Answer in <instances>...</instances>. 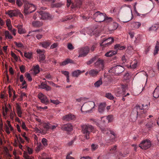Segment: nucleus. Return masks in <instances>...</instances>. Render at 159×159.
<instances>
[{
  "label": "nucleus",
  "mask_w": 159,
  "mask_h": 159,
  "mask_svg": "<svg viewBox=\"0 0 159 159\" xmlns=\"http://www.w3.org/2000/svg\"><path fill=\"white\" fill-rule=\"evenodd\" d=\"M126 5H125L124 6L122 7H121V8H124V9L125 11H128L129 12L130 11L131 13L132 17L129 20L127 21H125V22H127L129 21L130 20H131L132 19V16H133V14H132V10H131L130 7V6L129 5H128L127 7H126Z\"/></svg>",
  "instance_id": "23"
},
{
  "label": "nucleus",
  "mask_w": 159,
  "mask_h": 159,
  "mask_svg": "<svg viewBox=\"0 0 159 159\" xmlns=\"http://www.w3.org/2000/svg\"><path fill=\"white\" fill-rule=\"evenodd\" d=\"M33 26L35 27H39L42 25V23L39 21H34L32 22Z\"/></svg>",
  "instance_id": "29"
},
{
  "label": "nucleus",
  "mask_w": 159,
  "mask_h": 159,
  "mask_svg": "<svg viewBox=\"0 0 159 159\" xmlns=\"http://www.w3.org/2000/svg\"><path fill=\"white\" fill-rule=\"evenodd\" d=\"M106 119L108 120V122H111L113 119V116L112 115H108L106 117Z\"/></svg>",
  "instance_id": "47"
},
{
  "label": "nucleus",
  "mask_w": 159,
  "mask_h": 159,
  "mask_svg": "<svg viewBox=\"0 0 159 159\" xmlns=\"http://www.w3.org/2000/svg\"><path fill=\"white\" fill-rule=\"evenodd\" d=\"M36 7L33 4L29 3L27 1L24 7V12L25 15L29 14L34 11Z\"/></svg>",
  "instance_id": "3"
},
{
  "label": "nucleus",
  "mask_w": 159,
  "mask_h": 159,
  "mask_svg": "<svg viewBox=\"0 0 159 159\" xmlns=\"http://www.w3.org/2000/svg\"><path fill=\"white\" fill-rule=\"evenodd\" d=\"M114 48L116 50H122L125 49V47L124 46H122L120 44H117L115 45Z\"/></svg>",
  "instance_id": "33"
},
{
  "label": "nucleus",
  "mask_w": 159,
  "mask_h": 159,
  "mask_svg": "<svg viewBox=\"0 0 159 159\" xmlns=\"http://www.w3.org/2000/svg\"><path fill=\"white\" fill-rule=\"evenodd\" d=\"M153 97L157 98L159 97V86H157L153 93Z\"/></svg>",
  "instance_id": "25"
},
{
  "label": "nucleus",
  "mask_w": 159,
  "mask_h": 159,
  "mask_svg": "<svg viewBox=\"0 0 159 159\" xmlns=\"http://www.w3.org/2000/svg\"><path fill=\"white\" fill-rule=\"evenodd\" d=\"M16 115V114L14 111L13 112L12 111V110H11L10 111V113L9 116H8V117H9L10 119L12 120H13L14 119V117L15 115Z\"/></svg>",
  "instance_id": "45"
},
{
  "label": "nucleus",
  "mask_w": 159,
  "mask_h": 159,
  "mask_svg": "<svg viewBox=\"0 0 159 159\" xmlns=\"http://www.w3.org/2000/svg\"><path fill=\"white\" fill-rule=\"evenodd\" d=\"M5 35L6 38L9 39H11L13 38V37L10 34L8 30H6L5 31Z\"/></svg>",
  "instance_id": "37"
},
{
  "label": "nucleus",
  "mask_w": 159,
  "mask_h": 159,
  "mask_svg": "<svg viewBox=\"0 0 159 159\" xmlns=\"http://www.w3.org/2000/svg\"><path fill=\"white\" fill-rule=\"evenodd\" d=\"M89 48L88 46H85L80 48L79 50V57L86 56L89 51Z\"/></svg>",
  "instance_id": "5"
},
{
  "label": "nucleus",
  "mask_w": 159,
  "mask_h": 159,
  "mask_svg": "<svg viewBox=\"0 0 159 159\" xmlns=\"http://www.w3.org/2000/svg\"><path fill=\"white\" fill-rule=\"evenodd\" d=\"M56 0H42L41 2L43 4H46L48 2H50L52 3H54Z\"/></svg>",
  "instance_id": "48"
},
{
  "label": "nucleus",
  "mask_w": 159,
  "mask_h": 159,
  "mask_svg": "<svg viewBox=\"0 0 159 159\" xmlns=\"http://www.w3.org/2000/svg\"><path fill=\"white\" fill-rule=\"evenodd\" d=\"M97 59V57L95 56L90 59L89 61L86 62V63L88 65H90L92 64L93 62Z\"/></svg>",
  "instance_id": "36"
},
{
  "label": "nucleus",
  "mask_w": 159,
  "mask_h": 159,
  "mask_svg": "<svg viewBox=\"0 0 159 159\" xmlns=\"http://www.w3.org/2000/svg\"><path fill=\"white\" fill-rule=\"evenodd\" d=\"M74 61L72 60H71L70 59H66L65 61L61 63L60 65L62 66H65L69 63H74Z\"/></svg>",
  "instance_id": "26"
},
{
  "label": "nucleus",
  "mask_w": 159,
  "mask_h": 159,
  "mask_svg": "<svg viewBox=\"0 0 159 159\" xmlns=\"http://www.w3.org/2000/svg\"><path fill=\"white\" fill-rule=\"evenodd\" d=\"M63 5H64V3L61 2H58L56 3H52L51 4V7L52 8H58L61 7Z\"/></svg>",
  "instance_id": "30"
},
{
  "label": "nucleus",
  "mask_w": 159,
  "mask_h": 159,
  "mask_svg": "<svg viewBox=\"0 0 159 159\" xmlns=\"http://www.w3.org/2000/svg\"><path fill=\"white\" fill-rule=\"evenodd\" d=\"M22 85L23 86L22 87L23 89H26L27 87V85H26V82L24 80L22 82Z\"/></svg>",
  "instance_id": "64"
},
{
  "label": "nucleus",
  "mask_w": 159,
  "mask_h": 159,
  "mask_svg": "<svg viewBox=\"0 0 159 159\" xmlns=\"http://www.w3.org/2000/svg\"><path fill=\"white\" fill-rule=\"evenodd\" d=\"M105 97L110 100H113L114 98L113 96L110 93H106L105 94Z\"/></svg>",
  "instance_id": "43"
},
{
  "label": "nucleus",
  "mask_w": 159,
  "mask_h": 159,
  "mask_svg": "<svg viewBox=\"0 0 159 159\" xmlns=\"http://www.w3.org/2000/svg\"><path fill=\"white\" fill-rule=\"evenodd\" d=\"M43 146L42 144L40 143L35 148V151L37 152H39L41 149L43 148Z\"/></svg>",
  "instance_id": "39"
},
{
  "label": "nucleus",
  "mask_w": 159,
  "mask_h": 159,
  "mask_svg": "<svg viewBox=\"0 0 159 159\" xmlns=\"http://www.w3.org/2000/svg\"><path fill=\"white\" fill-rule=\"evenodd\" d=\"M113 69L116 70V74L120 73L124 70V68L120 66H116Z\"/></svg>",
  "instance_id": "18"
},
{
  "label": "nucleus",
  "mask_w": 159,
  "mask_h": 159,
  "mask_svg": "<svg viewBox=\"0 0 159 159\" xmlns=\"http://www.w3.org/2000/svg\"><path fill=\"white\" fill-rule=\"evenodd\" d=\"M19 16L21 18H24V16L23 14L21 13L20 12V11L18 10L17 11V16Z\"/></svg>",
  "instance_id": "62"
},
{
  "label": "nucleus",
  "mask_w": 159,
  "mask_h": 159,
  "mask_svg": "<svg viewBox=\"0 0 159 159\" xmlns=\"http://www.w3.org/2000/svg\"><path fill=\"white\" fill-rule=\"evenodd\" d=\"M14 43L15 44V45L16 46V47L19 48H22L23 47V43H17L16 42H14Z\"/></svg>",
  "instance_id": "49"
},
{
  "label": "nucleus",
  "mask_w": 159,
  "mask_h": 159,
  "mask_svg": "<svg viewBox=\"0 0 159 159\" xmlns=\"http://www.w3.org/2000/svg\"><path fill=\"white\" fill-rule=\"evenodd\" d=\"M116 51H111L106 53L105 55L107 57H111L116 54Z\"/></svg>",
  "instance_id": "34"
},
{
  "label": "nucleus",
  "mask_w": 159,
  "mask_h": 159,
  "mask_svg": "<svg viewBox=\"0 0 159 159\" xmlns=\"http://www.w3.org/2000/svg\"><path fill=\"white\" fill-rule=\"evenodd\" d=\"M7 126L10 128V129L11 130H13V129L12 126L11 124V122L10 121L7 120Z\"/></svg>",
  "instance_id": "54"
},
{
  "label": "nucleus",
  "mask_w": 159,
  "mask_h": 159,
  "mask_svg": "<svg viewBox=\"0 0 159 159\" xmlns=\"http://www.w3.org/2000/svg\"><path fill=\"white\" fill-rule=\"evenodd\" d=\"M38 97L42 103L47 105L49 103L48 100L46 96L42 93H39L38 95Z\"/></svg>",
  "instance_id": "8"
},
{
  "label": "nucleus",
  "mask_w": 159,
  "mask_h": 159,
  "mask_svg": "<svg viewBox=\"0 0 159 159\" xmlns=\"http://www.w3.org/2000/svg\"><path fill=\"white\" fill-rule=\"evenodd\" d=\"M37 16L39 17V16H40L39 11V12L38 11L34 14L33 17V18L34 20L36 19Z\"/></svg>",
  "instance_id": "59"
},
{
  "label": "nucleus",
  "mask_w": 159,
  "mask_h": 159,
  "mask_svg": "<svg viewBox=\"0 0 159 159\" xmlns=\"http://www.w3.org/2000/svg\"><path fill=\"white\" fill-rule=\"evenodd\" d=\"M106 39L107 40L110 45L113 42H114V40L113 38H106Z\"/></svg>",
  "instance_id": "50"
},
{
  "label": "nucleus",
  "mask_w": 159,
  "mask_h": 159,
  "mask_svg": "<svg viewBox=\"0 0 159 159\" xmlns=\"http://www.w3.org/2000/svg\"><path fill=\"white\" fill-rule=\"evenodd\" d=\"M5 131L7 134H9L10 133V131H12L10 129V128L7 126V125H5Z\"/></svg>",
  "instance_id": "51"
},
{
  "label": "nucleus",
  "mask_w": 159,
  "mask_h": 159,
  "mask_svg": "<svg viewBox=\"0 0 159 159\" xmlns=\"http://www.w3.org/2000/svg\"><path fill=\"white\" fill-rule=\"evenodd\" d=\"M97 61L94 63V65L95 67L97 68L103 69L104 67V61L100 58H98L97 57Z\"/></svg>",
  "instance_id": "7"
},
{
  "label": "nucleus",
  "mask_w": 159,
  "mask_h": 159,
  "mask_svg": "<svg viewBox=\"0 0 159 159\" xmlns=\"http://www.w3.org/2000/svg\"><path fill=\"white\" fill-rule=\"evenodd\" d=\"M18 10V9L14 10H8L6 11L5 14L6 15H8L10 17L17 16Z\"/></svg>",
  "instance_id": "15"
},
{
  "label": "nucleus",
  "mask_w": 159,
  "mask_h": 159,
  "mask_svg": "<svg viewBox=\"0 0 159 159\" xmlns=\"http://www.w3.org/2000/svg\"><path fill=\"white\" fill-rule=\"evenodd\" d=\"M106 104L104 103H101L99 105L98 111L100 113H102L104 111Z\"/></svg>",
  "instance_id": "22"
},
{
  "label": "nucleus",
  "mask_w": 159,
  "mask_h": 159,
  "mask_svg": "<svg viewBox=\"0 0 159 159\" xmlns=\"http://www.w3.org/2000/svg\"><path fill=\"white\" fill-rule=\"evenodd\" d=\"M148 107V105H142V107H141L139 105L136 106L135 107L136 109L137 112V115L140 117H143L144 116L143 115V114H145L146 112V109Z\"/></svg>",
  "instance_id": "4"
},
{
  "label": "nucleus",
  "mask_w": 159,
  "mask_h": 159,
  "mask_svg": "<svg viewBox=\"0 0 159 159\" xmlns=\"http://www.w3.org/2000/svg\"><path fill=\"white\" fill-rule=\"evenodd\" d=\"M99 71L96 69H93L89 70V75L93 77L96 76L98 74Z\"/></svg>",
  "instance_id": "21"
},
{
  "label": "nucleus",
  "mask_w": 159,
  "mask_h": 159,
  "mask_svg": "<svg viewBox=\"0 0 159 159\" xmlns=\"http://www.w3.org/2000/svg\"><path fill=\"white\" fill-rule=\"evenodd\" d=\"M24 56L25 57L29 59H30L32 57V53L31 52H25L24 53Z\"/></svg>",
  "instance_id": "41"
},
{
  "label": "nucleus",
  "mask_w": 159,
  "mask_h": 159,
  "mask_svg": "<svg viewBox=\"0 0 159 159\" xmlns=\"http://www.w3.org/2000/svg\"><path fill=\"white\" fill-rule=\"evenodd\" d=\"M75 3H73L71 6V8L73 9L80 8L82 4V0H75Z\"/></svg>",
  "instance_id": "14"
},
{
  "label": "nucleus",
  "mask_w": 159,
  "mask_h": 159,
  "mask_svg": "<svg viewBox=\"0 0 159 159\" xmlns=\"http://www.w3.org/2000/svg\"><path fill=\"white\" fill-rule=\"evenodd\" d=\"M41 143H42V145L43 147H46L48 145V140L45 138H43L41 140Z\"/></svg>",
  "instance_id": "38"
},
{
  "label": "nucleus",
  "mask_w": 159,
  "mask_h": 159,
  "mask_svg": "<svg viewBox=\"0 0 159 159\" xmlns=\"http://www.w3.org/2000/svg\"><path fill=\"white\" fill-rule=\"evenodd\" d=\"M130 78L129 74L128 73H126L124 76V78L125 80H127Z\"/></svg>",
  "instance_id": "63"
},
{
  "label": "nucleus",
  "mask_w": 159,
  "mask_h": 159,
  "mask_svg": "<svg viewBox=\"0 0 159 159\" xmlns=\"http://www.w3.org/2000/svg\"><path fill=\"white\" fill-rule=\"evenodd\" d=\"M159 51V42L157 41V42L156 45L155 47V49L154 51V55H155L158 53V52Z\"/></svg>",
  "instance_id": "35"
},
{
  "label": "nucleus",
  "mask_w": 159,
  "mask_h": 159,
  "mask_svg": "<svg viewBox=\"0 0 159 159\" xmlns=\"http://www.w3.org/2000/svg\"><path fill=\"white\" fill-rule=\"evenodd\" d=\"M158 28V26L157 25H152L149 28V31H156Z\"/></svg>",
  "instance_id": "46"
},
{
  "label": "nucleus",
  "mask_w": 159,
  "mask_h": 159,
  "mask_svg": "<svg viewBox=\"0 0 159 159\" xmlns=\"http://www.w3.org/2000/svg\"><path fill=\"white\" fill-rule=\"evenodd\" d=\"M50 124L49 123H44L42 125L43 129H42L41 130L37 128V130L40 133H46L47 131L50 129Z\"/></svg>",
  "instance_id": "10"
},
{
  "label": "nucleus",
  "mask_w": 159,
  "mask_h": 159,
  "mask_svg": "<svg viewBox=\"0 0 159 159\" xmlns=\"http://www.w3.org/2000/svg\"><path fill=\"white\" fill-rule=\"evenodd\" d=\"M16 108L18 116L20 117H22V111L21 107L18 103L16 104Z\"/></svg>",
  "instance_id": "20"
},
{
  "label": "nucleus",
  "mask_w": 159,
  "mask_h": 159,
  "mask_svg": "<svg viewBox=\"0 0 159 159\" xmlns=\"http://www.w3.org/2000/svg\"><path fill=\"white\" fill-rule=\"evenodd\" d=\"M73 18V16L71 15H70L68 16H67L62 19V21H66L68 20H70Z\"/></svg>",
  "instance_id": "44"
},
{
  "label": "nucleus",
  "mask_w": 159,
  "mask_h": 159,
  "mask_svg": "<svg viewBox=\"0 0 159 159\" xmlns=\"http://www.w3.org/2000/svg\"><path fill=\"white\" fill-rule=\"evenodd\" d=\"M91 120L93 121V124H95V125H96L97 126H99V124L98 123V120H97L96 119H92Z\"/></svg>",
  "instance_id": "60"
},
{
  "label": "nucleus",
  "mask_w": 159,
  "mask_h": 159,
  "mask_svg": "<svg viewBox=\"0 0 159 159\" xmlns=\"http://www.w3.org/2000/svg\"><path fill=\"white\" fill-rule=\"evenodd\" d=\"M80 74L81 71L78 70L73 71L72 73V75L73 77H78Z\"/></svg>",
  "instance_id": "28"
},
{
  "label": "nucleus",
  "mask_w": 159,
  "mask_h": 159,
  "mask_svg": "<svg viewBox=\"0 0 159 159\" xmlns=\"http://www.w3.org/2000/svg\"><path fill=\"white\" fill-rule=\"evenodd\" d=\"M37 52L39 54V61L41 62L43 61L45 59V56L44 55V51L38 49L37 50Z\"/></svg>",
  "instance_id": "12"
},
{
  "label": "nucleus",
  "mask_w": 159,
  "mask_h": 159,
  "mask_svg": "<svg viewBox=\"0 0 159 159\" xmlns=\"http://www.w3.org/2000/svg\"><path fill=\"white\" fill-rule=\"evenodd\" d=\"M6 24L7 26L11 25V21L10 19H7L6 21Z\"/></svg>",
  "instance_id": "61"
},
{
  "label": "nucleus",
  "mask_w": 159,
  "mask_h": 159,
  "mask_svg": "<svg viewBox=\"0 0 159 159\" xmlns=\"http://www.w3.org/2000/svg\"><path fill=\"white\" fill-rule=\"evenodd\" d=\"M25 76L28 79L29 81L30 82L32 80V78L29 73H27L25 75Z\"/></svg>",
  "instance_id": "55"
},
{
  "label": "nucleus",
  "mask_w": 159,
  "mask_h": 159,
  "mask_svg": "<svg viewBox=\"0 0 159 159\" xmlns=\"http://www.w3.org/2000/svg\"><path fill=\"white\" fill-rule=\"evenodd\" d=\"M100 45L101 46H103L104 47L108 46L109 44L106 39V38H104L101 39Z\"/></svg>",
  "instance_id": "19"
},
{
  "label": "nucleus",
  "mask_w": 159,
  "mask_h": 159,
  "mask_svg": "<svg viewBox=\"0 0 159 159\" xmlns=\"http://www.w3.org/2000/svg\"><path fill=\"white\" fill-rule=\"evenodd\" d=\"M51 44V43L50 40H47L46 41H44L40 43V44L44 48H47L49 47Z\"/></svg>",
  "instance_id": "24"
},
{
  "label": "nucleus",
  "mask_w": 159,
  "mask_h": 159,
  "mask_svg": "<svg viewBox=\"0 0 159 159\" xmlns=\"http://www.w3.org/2000/svg\"><path fill=\"white\" fill-rule=\"evenodd\" d=\"M141 25V23L139 22H134L131 24V27L135 29L139 28Z\"/></svg>",
  "instance_id": "31"
},
{
  "label": "nucleus",
  "mask_w": 159,
  "mask_h": 159,
  "mask_svg": "<svg viewBox=\"0 0 159 159\" xmlns=\"http://www.w3.org/2000/svg\"><path fill=\"white\" fill-rule=\"evenodd\" d=\"M152 144L150 140L145 139L143 140L139 144V146L141 148L147 149L149 148L151 146Z\"/></svg>",
  "instance_id": "6"
},
{
  "label": "nucleus",
  "mask_w": 159,
  "mask_h": 159,
  "mask_svg": "<svg viewBox=\"0 0 159 159\" xmlns=\"http://www.w3.org/2000/svg\"><path fill=\"white\" fill-rule=\"evenodd\" d=\"M48 82L50 85H51L52 86H55L56 88H59L60 87V86L57 85L52 81H48Z\"/></svg>",
  "instance_id": "52"
},
{
  "label": "nucleus",
  "mask_w": 159,
  "mask_h": 159,
  "mask_svg": "<svg viewBox=\"0 0 159 159\" xmlns=\"http://www.w3.org/2000/svg\"><path fill=\"white\" fill-rule=\"evenodd\" d=\"M34 73L35 74L38 73L39 71V65H37L34 67Z\"/></svg>",
  "instance_id": "40"
},
{
  "label": "nucleus",
  "mask_w": 159,
  "mask_h": 159,
  "mask_svg": "<svg viewBox=\"0 0 159 159\" xmlns=\"http://www.w3.org/2000/svg\"><path fill=\"white\" fill-rule=\"evenodd\" d=\"M61 129L64 131H71L73 130V126L70 123L60 125Z\"/></svg>",
  "instance_id": "9"
},
{
  "label": "nucleus",
  "mask_w": 159,
  "mask_h": 159,
  "mask_svg": "<svg viewBox=\"0 0 159 159\" xmlns=\"http://www.w3.org/2000/svg\"><path fill=\"white\" fill-rule=\"evenodd\" d=\"M39 14L40 16H39V18L43 20L48 19L49 17H50L49 14L43 11H40Z\"/></svg>",
  "instance_id": "16"
},
{
  "label": "nucleus",
  "mask_w": 159,
  "mask_h": 159,
  "mask_svg": "<svg viewBox=\"0 0 159 159\" xmlns=\"http://www.w3.org/2000/svg\"><path fill=\"white\" fill-rule=\"evenodd\" d=\"M27 2L26 0H16V3L18 6L20 7L22 6L23 3H24L25 5Z\"/></svg>",
  "instance_id": "27"
},
{
  "label": "nucleus",
  "mask_w": 159,
  "mask_h": 159,
  "mask_svg": "<svg viewBox=\"0 0 159 159\" xmlns=\"http://www.w3.org/2000/svg\"><path fill=\"white\" fill-rule=\"evenodd\" d=\"M20 69L21 72L23 73L25 72V66H24L22 65L20 67Z\"/></svg>",
  "instance_id": "53"
},
{
  "label": "nucleus",
  "mask_w": 159,
  "mask_h": 159,
  "mask_svg": "<svg viewBox=\"0 0 159 159\" xmlns=\"http://www.w3.org/2000/svg\"><path fill=\"white\" fill-rule=\"evenodd\" d=\"M39 86L40 88L44 89L47 91H50L52 90L51 87L47 84V81L42 82Z\"/></svg>",
  "instance_id": "11"
},
{
  "label": "nucleus",
  "mask_w": 159,
  "mask_h": 159,
  "mask_svg": "<svg viewBox=\"0 0 159 159\" xmlns=\"http://www.w3.org/2000/svg\"><path fill=\"white\" fill-rule=\"evenodd\" d=\"M102 81L101 79L96 81L94 84V85L95 87H98L102 84Z\"/></svg>",
  "instance_id": "42"
},
{
  "label": "nucleus",
  "mask_w": 159,
  "mask_h": 159,
  "mask_svg": "<svg viewBox=\"0 0 159 159\" xmlns=\"http://www.w3.org/2000/svg\"><path fill=\"white\" fill-rule=\"evenodd\" d=\"M92 18L96 22H99L104 21L107 23L111 21L112 20L111 18L106 16L105 13L100 12L99 11L96 12L93 14Z\"/></svg>",
  "instance_id": "1"
},
{
  "label": "nucleus",
  "mask_w": 159,
  "mask_h": 159,
  "mask_svg": "<svg viewBox=\"0 0 159 159\" xmlns=\"http://www.w3.org/2000/svg\"><path fill=\"white\" fill-rule=\"evenodd\" d=\"M82 132L84 134L85 137L86 139H89V135L90 133L93 132L94 128L92 125H84L82 126Z\"/></svg>",
  "instance_id": "2"
},
{
  "label": "nucleus",
  "mask_w": 159,
  "mask_h": 159,
  "mask_svg": "<svg viewBox=\"0 0 159 159\" xmlns=\"http://www.w3.org/2000/svg\"><path fill=\"white\" fill-rule=\"evenodd\" d=\"M61 73L62 74L66 76V77L69 76V73L68 71L62 70L61 71Z\"/></svg>",
  "instance_id": "56"
},
{
  "label": "nucleus",
  "mask_w": 159,
  "mask_h": 159,
  "mask_svg": "<svg viewBox=\"0 0 159 159\" xmlns=\"http://www.w3.org/2000/svg\"><path fill=\"white\" fill-rule=\"evenodd\" d=\"M98 148V145L95 144H92L91 145V148L93 151H94Z\"/></svg>",
  "instance_id": "58"
},
{
  "label": "nucleus",
  "mask_w": 159,
  "mask_h": 159,
  "mask_svg": "<svg viewBox=\"0 0 159 159\" xmlns=\"http://www.w3.org/2000/svg\"><path fill=\"white\" fill-rule=\"evenodd\" d=\"M51 102L53 103L54 104L57 105L59 104L60 102L58 100H53L52 99H50Z\"/></svg>",
  "instance_id": "57"
},
{
  "label": "nucleus",
  "mask_w": 159,
  "mask_h": 159,
  "mask_svg": "<svg viewBox=\"0 0 159 159\" xmlns=\"http://www.w3.org/2000/svg\"><path fill=\"white\" fill-rule=\"evenodd\" d=\"M17 27L18 29V31L19 34H21L25 33V30L23 29L22 25H18L17 26Z\"/></svg>",
  "instance_id": "32"
},
{
  "label": "nucleus",
  "mask_w": 159,
  "mask_h": 159,
  "mask_svg": "<svg viewBox=\"0 0 159 159\" xmlns=\"http://www.w3.org/2000/svg\"><path fill=\"white\" fill-rule=\"evenodd\" d=\"M75 118L74 115L71 114L66 115L63 117L62 119L64 120L69 121L74 120Z\"/></svg>",
  "instance_id": "17"
},
{
  "label": "nucleus",
  "mask_w": 159,
  "mask_h": 159,
  "mask_svg": "<svg viewBox=\"0 0 159 159\" xmlns=\"http://www.w3.org/2000/svg\"><path fill=\"white\" fill-rule=\"evenodd\" d=\"M100 128L101 130L102 131L103 133L105 134H111L112 136L111 137V139H114L116 137V134L113 131L108 130L107 128H102L100 127Z\"/></svg>",
  "instance_id": "13"
}]
</instances>
